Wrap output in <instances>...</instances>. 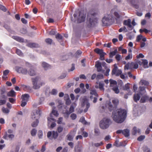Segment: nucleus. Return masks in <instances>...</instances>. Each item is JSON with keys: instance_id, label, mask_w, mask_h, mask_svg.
<instances>
[{"instance_id": "nucleus-12", "label": "nucleus", "mask_w": 152, "mask_h": 152, "mask_svg": "<svg viewBox=\"0 0 152 152\" xmlns=\"http://www.w3.org/2000/svg\"><path fill=\"white\" fill-rule=\"evenodd\" d=\"M95 67L96 68L97 71L99 72L102 71V67L101 64L99 61H96L95 62Z\"/></svg>"}, {"instance_id": "nucleus-21", "label": "nucleus", "mask_w": 152, "mask_h": 152, "mask_svg": "<svg viewBox=\"0 0 152 152\" xmlns=\"http://www.w3.org/2000/svg\"><path fill=\"white\" fill-rule=\"evenodd\" d=\"M42 66L45 70L50 68V66L48 64L43 62L42 63Z\"/></svg>"}, {"instance_id": "nucleus-54", "label": "nucleus", "mask_w": 152, "mask_h": 152, "mask_svg": "<svg viewBox=\"0 0 152 152\" xmlns=\"http://www.w3.org/2000/svg\"><path fill=\"white\" fill-rule=\"evenodd\" d=\"M56 38L58 40H61L62 39V36L59 34H57L56 36Z\"/></svg>"}, {"instance_id": "nucleus-16", "label": "nucleus", "mask_w": 152, "mask_h": 152, "mask_svg": "<svg viewBox=\"0 0 152 152\" xmlns=\"http://www.w3.org/2000/svg\"><path fill=\"white\" fill-rule=\"evenodd\" d=\"M53 115L56 117H57L58 115V113L57 111L53 110L51 113L50 114V116L51 118L50 119L53 121H55V120L53 118Z\"/></svg>"}, {"instance_id": "nucleus-64", "label": "nucleus", "mask_w": 152, "mask_h": 152, "mask_svg": "<svg viewBox=\"0 0 152 152\" xmlns=\"http://www.w3.org/2000/svg\"><path fill=\"white\" fill-rule=\"evenodd\" d=\"M94 133L96 135H99V129L96 128L95 129Z\"/></svg>"}, {"instance_id": "nucleus-7", "label": "nucleus", "mask_w": 152, "mask_h": 152, "mask_svg": "<svg viewBox=\"0 0 152 152\" xmlns=\"http://www.w3.org/2000/svg\"><path fill=\"white\" fill-rule=\"evenodd\" d=\"M41 110L38 109L35 111L31 115V118L33 120H37L39 118L40 115Z\"/></svg>"}, {"instance_id": "nucleus-55", "label": "nucleus", "mask_w": 152, "mask_h": 152, "mask_svg": "<svg viewBox=\"0 0 152 152\" xmlns=\"http://www.w3.org/2000/svg\"><path fill=\"white\" fill-rule=\"evenodd\" d=\"M147 99V97L145 96H142L140 102L141 103H144L145 102Z\"/></svg>"}, {"instance_id": "nucleus-2", "label": "nucleus", "mask_w": 152, "mask_h": 152, "mask_svg": "<svg viewBox=\"0 0 152 152\" xmlns=\"http://www.w3.org/2000/svg\"><path fill=\"white\" fill-rule=\"evenodd\" d=\"M74 18H72V21L74 22L80 23L84 22L86 17V15L80 12H75L73 15Z\"/></svg>"}, {"instance_id": "nucleus-63", "label": "nucleus", "mask_w": 152, "mask_h": 152, "mask_svg": "<svg viewBox=\"0 0 152 152\" xmlns=\"http://www.w3.org/2000/svg\"><path fill=\"white\" fill-rule=\"evenodd\" d=\"M63 120V118L62 117H60L58 119V120L57 121V123L58 124H61L62 123V122Z\"/></svg>"}, {"instance_id": "nucleus-37", "label": "nucleus", "mask_w": 152, "mask_h": 152, "mask_svg": "<svg viewBox=\"0 0 152 152\" xmlns=\"http://www.w3.org/2000/svg\"><path fill=\"white\" fill-rule=\"evenodd\" d=\"M16 53L19 56L23 57V54L22 51L19 49H17L16 50Z\"/></svg>"}, {"instance_id": "nucleus-35", "label": "nucleus", "mask_w": 152, "mask_h": 152, "mask_svg": "<svg viewBox=\"0 0 152 152\" xmlns=\"http://www.w3.org/2000/svg\"><path fill=\"white\" fill-rule=\"evenodd\" d=\"M90 94L92 95H94L97 97L99 96L96 90H90Z\"/></svg>"}, {"instance_id": "nucleus-13", "label": "nucleus", "mask_w": 152, "mask_h": 152, "mask_svg": "<svg viewBox=\"0 0 152 152\" xmlns=\"http://www.w3.org/2000/svg\"><path fill=\"white\" fill-rule=\"evenodd\" d=\"M7 96L5 95H1V105L5 104L7 101Z\"/></svg>"}, {"instance_id": "nucleus-10", "label": "nucleus", "mask_w": 152, "mask_h": 152, "mask_svg": "<svg viewBox=\"0 0 152 152\" xmlns=\"http://www.w3.org/2000/svg\"><path fill=\"white\" fill-rule=\"evenodd\" d=\"M117 134L122 133L125 137H127L129 135V130L128 129H126L124 130H118L116 132Z\"/></svg>"}, {"instance_id": "nucleus-60", "label": "nucleus", "mask_w": 152, "mask_h": 152, "mask_svg": "<svg viewBox=\"0 0 152 152\" xmlns=\"http://www.w3.org/2000/svg\"><path fill=\"white\" fill-rule=\"evenodd\" d=\"M70 117L72 119L74 120L76 118L77 116L76 114L75 113H72L71 114Z\"/></svg>"}, {"instance_id": "nucleus-23", "label": "nucleus", "mask_w": 152, "mask_h": 152, "mask_svg": "<svg viewBox=\"0 0 152 152\" xmlns=\"http://www.w3.org/2000/svg\"><path fill=\"white\" fill-rule=\"evenodd\" d=\"M12 38L14 39L19 42H23L24 41L23 39L18 36H13Z\"/></svg>"}, {"instance_id": "nucleus-41", "label": "nucleus", "mask_w": 152, "mask_h": 152, "mask_svg": "<svg viewBox=\"0 0 152 152\" xmlns=\"http://www.w3.org/2000/svg\"><path fill=\"white\" fill-rule=\"evenodd\" d=\"M123 31H124L125 32H127L128 30L126 29L125 26H124L120 28L119 30V31L120 32H121Z\"/></svg>"}, {"instance_id": "nucleus-22", "label": "nucleus", "mask_w": 152, "mask_h": 152, "mask_svg": "<svg viewBox=\"0 0 152 152\" xmlns=\"http://www.w3.org/2000/svg\"><path fill=\"white\" fill-rule=\"evenodd\" d=\"M117 52V49H115L114 51L110 52L109 54V57L111 58H112L113 56L116 55Z\"/></svg>"}, {"instance_id": "nucleus-4", "label": "nucleus", "mask_w": 152, "mask_h": 152, "mask_svg": "<svg viewBox=\"0 0 152 152\" xmlns=\"http://www.w3.org/2000/svg\"><path fill=\"white\" fill-rule=\"evenodd\" d=\"M112 121L109 118H104L99 122L100 128L102 129H105L108 128L111 124Z\"/></svg>"}, {"instance_id": "nucleus-53", "label": "nucleus", "mask_w": 152, "mask_h": 152, "mask_svg": "<svg viewBox=\"0 0 152 152\" xmlns=\"http://www.w3.org/2000/svg\"><path fill=\"white\" fill-rule=\"evenodd\" d=\"M115 58L118 61H119L121 58V57L120 55L117 54L115 56Z\"/></svg>"}, {"instance_id": "nucleus-8", "label": "nucleus", "mask_w": 152, "mask_h": 152, "mask_svg": "<svg viewBox=\"0 0 152 152\" xmlns=\"http://www.w3.org/2000/svg\"><path fill=\"white\" fill-rule=\"evenodd\" d=\"M15 69L16 71L19 73H21L24 75H26L28 73L27 69L22 67L17 66L15 67Z\"/></svg>"}, {"instance_id": "nucleus-51", "label": "nucleus", "mask_w": 152, "mask_h": 152, "mask_svg": "<svg viewBox=\"0 0 152 152\" xmlns=\"http://www.w3.org/2000/svg\"><path fill=\"white\" fill-rule=\"evenodd\" d=\"M132 58V54L131 53H129L128 56L125 57V59L126 60H128Z\"/></svg>"}, {"instance_id": "nucleus-44", "label": "nucleus", "mask_w": 152, "mask_h": 152, "mask_svg": "<svg viewBox=\"0 0 152 152\" xmlns=\"http://www.w3.org/2000/svg\"><path fill=\"white\" fill-rule=\"evenodd\" d=\"M106 54V53H105L103 52V53L99 55L100 59L101 60H104V56Z\"/></svg>"}, {"instance_id": "nucleus-50", "label": "nucleus", "mask_w": 152, "mask_h": 152, "mask_svg": "<svg viewBox=\"0 0 152 152\" xmlns=\"http://www.w3.org/2000/svg\"><path fill=\"white\" fill-rule=\"evenodd\" d=\"M37 131L35 129H33L31 132V134L32 136H35L37 133Z\"/></svg>"}, {"instance_id": "nucleus-42", "label": "nucleus", "mask_w": 152, "mask_h": 152, "mask_svg": "<svg viewBox=\"0 0 152 152\" xmlns=\"http://www.w3.org/2000/svg\"><path fill=\"white\" fill-rule=\"evenodd\" d=\"M6 93V91L5 88L4 86H3L2 89L1 90V95H5Z\"/></svg>"}, {"instance_id": "nucleus-26", "label": "nucleus", "mask_w": 152, "mask_h": 152, "mask_svg": "<svg viewBox=\"0 0 152 152\" xmlns=\"http://www.w3.org/2000/svg\"><path fill=\"white\" fill-rule=\"evenodd\" d=\"M140 130L139 129L137 128L136 127H134L133 128V131L132 132V134L135 135L137 133H140Z\"/></svg>"}, {"instance_id": "nucleus-32", "label": "nucleus", "mask_w": 152, "mask_h": 152, "mask_svg": "<svg viewBox=\"0 0 152 152\" xmlns=\"http://www.w3.org/2000/svg\"><path fill=\"white\" fill-rule=\"evenodd\" d=\"M94 51L97 54L100 55L103 52V51L102 49H100L98 48H96L94 50Z\"/></svg>"}, {"instance_id": "nucleus-6", "label": "nucleus", "mask_w": 152, "mask_h": 152, "mask_svg": "<svg viewBox=\"0 0 152 152\" xmlns=\"http://www.w3.org/2000/svg\"><path fill=\"white\" fill-rule=\"evenodd\" d=\"M112 102L114 104L113 106L111 102H109L108 104V108L110 111H112L116 108V106L118 104L119 101L117 99H114L112 100Z\"/></svg>"}, {"instance_id": "nucleus-62", "label": "nucleus", "mask_w": 152, "mask_h": 152, "mask_svg": "<svg viewBox=\"0 0 152 152\" xmlns=\"http://www.w3.org/2000/svg\"><path fill=\"white\" fill-rule=\"evenodd\" d=\"M1 10L4 12H5L7 11V9L6 7L1 5Z\"/></svg>"}, {"instance_id": "nucleus-45", "label": "nucleus", "mask_w": 152, "mask_h": 152, "mask_svg": "<svg viewBox=\"0 0 152 152\" xmlns=\"http://www.w3.org/2000/svg\"><path fill=\"white\" fill-rule=\"evenodd\" d=\"M28 46L30 48H34L37 47V45L35 43H30L28 44Z\"/></svg>"}, {"instance_id": "nucleus-39", "label": "nucleus", "mask_w": 152, "mask_h": 152, "mask_svg": "<svg viewBox=\"0 0 152 152\" xmlns=\"http://www.w3.org/2000/svg\"><path fill=\"white\" fill-rule=\"evenodd\" d=\"M52 137L54 139L57 138L58 136V134L56 132L53 131L52 132Z\"/></svg>"}, {"instance_id": "nucleus-49", "label": "nucleus", "mask_w": 152, "mask_h": 152, "mask_svg": "<svg viewBox=\"0 0 152 152\" xmlns=\"http://www.w3.org/2000/svg\"><path fill=\"white\" fill-rule=\"evenodd\" d=\"M53 40L50 38H47L46 39L45 42L48 44L51 45L52 44Z\"/></svg>"}, {"instance_id": "nucleus-28", "label": "nucleus", "mask_w": 152, "mask_h": 152, "mask_svg": "<svg viewBox=\"0 0 152 152\" xmlns=\"http://www.w3.org/2000/svg\"><path fill=\"white\" fill-rule=\"evenodd\" d=\"M74 137V135L71 134V133L69 134L66 136L67 140L70 141H71L72 140Z\"/></svg>"}, {"instance_id": "nucleus-18", "label": "nucleus", "mask_w": 152, "mask_h": 152, "mask_svg": "<svg viewBox=\"0 0 152 152\" xmlns=\"http://www.w3.org/2000/svg\"><path fill=\"white\" fill-rule=\"evenodd\" d=\"M16 93L14 91L12 90L10 91H9L7 94V96L9 97H14L16 96Z\"/></svg>"}, {"instance_id": "nucleus-57", "label": "nucleus", "mask_w": 152, "mask_h": 152, "mask_svg": "<svg viewBox=\"0 0 152 152\" xmlns=\"http://www.w3.org/2000/svg\"><path fill=\"white\" fill-rule=\"evenodd\" d=\"M145 136L144 135H141L138 137L137 139L139 141H141L145 138Z\"/></svg>"}, {"instance_id": "nucleus-14", "label": "nucleus", "mask_w": 152, "mask_h": 152, "mask_svg": "<svg viewBox=\"0 0 152 152\" xmlns=\"http://www.w3.org/2000/svg\"><path fill=\"white\" fill-rule=\"evenodd\" d=\"M110 20L109 17L108 18L104 17L102 18V21L104 26H107L109 24Z\"/></svg>"}, {"instance_id": "nucleus-30", "label": "nucleus", "mask_w": 152, "mask_h": 152, "mask_svg": "<svg viewBox=\"0 0 152 152\" xmlns=\"http://www.w3.org/2000/svg\"><path fill=\"white\" fill-rule=\"evenodd\" d=\"M142 62V64L145 68L148 67V61L146 60L141 59Z\"/></svg>"}, {"instance_id": "nucleus-27", "label": "nucleus", "mask_w": 152, "mask_h": 152, "mask_svg": "<svg viewBox=\"0 0 152 152\" xmlns=\"http://www.w3.org/2000/svg\"><path fill=\"white\" fill-rule=\"evenodd\" d=\"M140 85L142 86L144 85L146 86L148 85L149 84V83L146 80H141L140 83Z\"/></svg>"}, {"instance_id": "nucleus-56", "label": "nucleus", "mask_w": 152, "mask_h": 152, "mask_svg": "<svg viewBox=\"0 0 152 152\" xmlns=\"http://www.w3.org/2000/svg\"><path fill=\"white\" fill-rule=\"evenodd\" d=\"M143 37V36L141 34L137 36V37L136 41L137 42H139L141 39H142Z\"/></svg>"}, {"instance_id": "nucleus-3", "label": "nucleus", "mask_w": 152, "mask_h": 152, "mask_svg": "<svg viewBox=\"0 0 152 152\" xmlns=\"http://www.w3.org/2000/svg\"><path fill=\"white\" fill-rule=\"evenodd\" d=\"M96 13L94 12H90L87 15L88 20L89 22V27L93 26L97 23V19L96 17Z\"/></svg>"}, {"instance_id": "nucleus-24", "label": "nucleus", "mask_w": 152, "mask_h": 152, "mask_svg": "<svg viewBox=\"0 0 152 152\" xmlns=\"http://www.w3.org/2000/svg\"><path fill=\"white\" fill-rule=\"evenodd\" d=\"M66 97L67 98V99L66 100V104L69 105L71 103V101L69 99V96L67 94H65L64 96V98L65 99H66Z\"/></svg>"}, {"instance_id": "nucleus-59", "label": "nucleus", "mask_w": 152, "mask_h": 152, "mask_svg": "<svg viewBox=\"0 0 152 152\" xmlns=\"http://www.w3.org/2000/svg\"><path fill=\"white\" fill-rule=\"evenodd\" d=\"M63 128L61 126H59L57 128V131L58 133L61 132L63 130Z\"/></svg>"}, {"instance_id": "nucleus-33", "label": "nucleus", "mask_w": 152, "mask_h": 152, "mask_svg": "<svg viewBox=\"0 0 152 152\" xmlns=\"http://www.w3.org/2000/svg\"><path fill=\"white\" fill-rule=\"evenodd\" d=\"M82 53V52L80 50H78L75 54L74 56L75 58H77L79 57Z\"/></svg>"}, {"instance_id": "nucleus-36", "label": "nucleus", "mask_w": 152, "mask_h": 152, "mask_svg": "<svg viewBox=\"0 0 152 152\" xmlns=\"http://www.w3.org/2000/svg\"><path fill=\"white\" fill-rule=\"evenodd\" d=\"M130 66H133L134 69H137L138 67V65L137 63L132 62L130 64Z\"/></svg>"}, {"instance_id": "nucleus-47", "label": "nucleus", "mask_w": 152, "mask_h": 152, "mask_svg": "<svg viewBox=\"0 0 152 152\" xmlns=\"http://www.w3.org/2000/svg\"><path fill=\"white\" fill-rule=\"evenodd\" d=\"M75 152H81L82 150V148L77 146L75 147Z\"/></svg>"}, {"instance_id": "nucleus-20", "label": "nucleus", "mask_w": 152, "mask_h": 152, "mask_svg": "<svg viewBox=\"0 0 152 152\" xmlns=\"http://www.w3.org/2000/svg\"><path fill=\"white\" fill-rule=\"evenodd\" d=\"M29 96V95L28 94H25L22 95L21 98L23 101L27 102L28 100Z\"/></svg>"}, {"instance_id": "nucleus-40", "label": "nucleus", "mask_w": 152, "mask_h": 152, "mask_svg": "<svg viewBox=\"0 0 152 152\" xmlns=\"http://www.w3.org/2000/svg\"><path fill=\"white\" fill-rule=\"evenodd\" d=\"M35 120L31 124V126L33 127H35L37 126L39 123L38 119Z\"/></svg>"}, {"instance_id": "nucleus-1", "label": "nucleus", "mask_w": 152, "mask_h": 152, "mask_svg": "<svg viewBox=\"0 0 152 152\" xmlns=\"http://www.w3.org/2000/svg\"><path fill=\"white\" fill-rule=\"evenodd\" d=\"M126 116V111L122 109H118L113 111L112 116L114 121L117 123H121L125 120Z\"/></svg>"}, {"instance_id": "nucleus-15", "label": "nucleus", "mask_w": 152, "mask_h": 152, "mask_svg": "<svg viewBox=\"0 0 152 152\" xmlns=\"http://www.w3.org/2000/svg\"><path fill=\"white\" fill-rule=\"evenodd\" d=\"M124 25L127 26L129 28H131V30L133 29V27L131 25V20L128 19L127 20H124L123 23Z\"/></svg>"}, {"instance_id": "nucleus-19", "label": "nucleus", "mask_w": 152, "mask_h": 152, "mask_svg": "<svg viewBox=\"0 0 152 152\" xmlns=\"http://www.w3.org/2000/svg\"><path fill=\"white\" fill-rule=\"evenodd\" d=\"M28 74L31 76H34L36 75V72L34 69L32 67L31 68L28 72Z\"/></svg>"}, {"instance_id": "nucleus-5", "label": "nucleus", "mask_w": 152, "mask_h": 152, "mask_svg": "<svg viewBox=\"0 0 152 152\" xmlns=\"http://www.w3.org/2000/svg\"><path fill=\"white\" fill-rule=\"evenodd\" d=\"M31 80L33 85V88L35 89L39 88L40 86L45 84L43 82L41 83V84H39V82L40 80V78L39 77H37L35 78H32Z\"/></svg>"}, {"instance_id": "nucleus-11", "label": "nucleus", "mask_w": 152, "mask_h": 152, "mask_svg": "<svg viewBox=\"0 0 152 152\" xmlns=\"http://www.w3.org/2000/svg\"><path fill=\"white\" fill-rule=\"evenodd\" d=\"M130 84L127 83L123 86V89L124 91H127L128 92L127 94L130 95L132 94V93L130 89Z\"/></svg>"}, {"instance_id": "nucleus-52", "label": "nucleus", "mask_w": 152, "mask_h": 152, "mask_svg": "<svg viewBox=\"0 0 152 152\" xmlns=\"http://www.w3.org/2000/svg\"><path fill=\"white\" fill-rule=\"evenodd\" d=\"M104 76L103 75L99 74L96 77V79L97 80H99V79H102L103 78Z\"/></svg>"}, {"instance_id": "nucleus-48", "label": "nucleus", "mask_w": 152, "mask_h": 152, "mask_svg": "<svg viewBox=\"0 0 152 152\" xmlns=\"http://www.w3.org/2000/svg\"><path fill=\"white\" fill-rule=\"evenodd\" d=\"M79 121L84 124H86L87 122L85 120V118L83 117H82L80 118Z\"/></svg>"}, {"instance_id": "nucleus-17", "label": "nucleus", "mask_w": 152, "mask_h": 152, "mask_svg": "<svg viewBox=\"0 0 152 152\" xmlns=\"http://www.w3.org/2000/svg\"><path fill=\"white\" fill-rule=\"evenodd\" d=\"M10 71L8 70H6L3 72V76H2V79L3 80H5L7 78V75L9 73Z\"/></svg>"}, {"instance_id": "nucleus-34", "label": "nucleus", "mask_w": 152, "mask_h": 152, "mask_svg": "<svg viewBox=\"0 0 152 152\" xmlns=\"http://www.w3.org/2000/svg\"><path fill=\"white\" fill-rule=\"evenodd\" d=\"M112 89L114 91L115 93L116 94H118L119 92V90L117 86L113 87Z\"/></svg>"}, {"instance_id": "nucleus-29", "label": "nucleus", "mask_w": 152, "mask_h": 152, "mask_svg": "<svg viewBox=\"0 0 152 152\" xmlns=\"http://www.w3.org/2000/svg\"><path fill=\"white\" fill-rule=\"evenodd\" d=\"M109 82L110 83V87H113V85H116L117 84V82L112 79H110L109 80Z\"/></svg>"}, {"instance_id": "nucleus-58", "label": "nucleus", "mask_w": 152, "mask_h": 152, "mask_svg": "<svg viewBox=\"0 0 152 152\" xmlns=\"http://www.w3.org/2000/svg\"><path fill=\"white\" fill-rule=\"evenodd\" d=\"M139 89L140 92H143L144 93L145 92V88L144 87L140 86Z\"/></svg>"}, {"instance_id": "nucleus-31", "label": "nucleus", "mask_w": 152, "mask_h": 152, "mask_svg": "<svg viewBox=\"0 0 152 152\" xmlns=\"http://www.w3.org/2000/svg\"><path fill=\"white\" fill-rule=\"evenodd\" d=\"M140 96L139 94H135L134 96V100L135 102H137L140 99Z\"/></svg>"}, {"instance_id": "nucleus-43", "label": "nucleus", "mask_w": 152, "mask_h": 152, "mask_svg": "<svg viewBox=\"0 0 152 152\" xmlns=\"http://www.w3.org/2000/svg\"><path fill=\"white\" fill-rule=\"evenodd\" d=\"M114 145L117 147H119L122 145L121 143L119 142V141L118 140H116L115 142Z\"/></svg>"}, {"instance_id": "nucleus-9", "label": "nucleus", "mask_w": 152, "mask_h": 152, "mask_svg": "<svg viewBox=\"0 0 152 152\" xmlns=\"http://www.w3.org/2000/svg\"><path fill=\"white\" fill-rule=\"evenodd\" d=\"M122 73V71L120 69H118V67L115 66V64L114 66V68L113 69L112 74V75H115L117 76H118L121 75Z\"/></svg>"}, {"instance_id": "nucleus-25", "label": "nucleus", "mask_w": 152, "mask_h": 152, "mask_svg": "<svg viewBox=\"0 0 152 152\" xmlns=\"http://www.w3.org/2000/svg\"><path fill=\"white\" fill-rule=\"evenodd\" d=\"M76 106V104L74 103H73L70 106V107L69 109V111L70 112V113H72L74 112V109Z\"/></svg>"}, {"instance_id": "nucleus-61", "label": "nucleus", "mask_w": 152, "mask_h": 152, "mask_svg": "<svg viewBox=\"0 0 152 152\" xmlns=\"http://www.w3.org/2000/svg\"><path fill=\"white\" fill-rule=\"evenodd\" d=\"M143 150L144 152H151L150 149L147 146H145Z\"/></svg>"}, {"instance_id": "nucleus-38", "label": "nucleus", "mask_w": 152, "mask_h": 152, "mask_svg": "<svg viewBox=\"0 0 152 152\" xmlns=\"http://www.w3.org/2000/svg\"><path fill=\"white\" fill-rule=\"evenodd\" d=\"M1 110L2 112L5 114H8L10 112V110L7 108L4 107H3Z\"/></svg>"}, {"instance_id": "nucleus-46", "label": "nucleus", "mask_w": 152, "mask_h": 152, "mask_svg": "<svg viewBox=\"0 0 152 152\" xmlns=\"http://www.w3.org/2000/svg\"><path fill=\"white\" fill-rule=\"evenodd\" d=\"M104 84L103 83H99V88L101 90H104Z\"/></svg>"}]
</instances>
